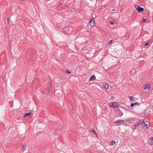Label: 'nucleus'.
I'll return each mask as SVG.
<instances>
[{
  "label": "nucleus",
  "mask_w": 153,
  "mask_h": 153,
  "mask_svg": "<svg viewBox=\"0 0 153 153\" xmlns=\"http://www.w3.org/2000/svg\"><path fill=\"white\" fill-rule=\"evenodd\" d=\"M47 87H48V89L49 90H50L51 89V84H48L47 85Z\"/></svg>",
  "instance_id": "4468645a"
},
{
  "label": "nucleus",
  "mask_w": 153,
  "mask_h": 153,
  "mask_svg": "<svg viewBox=\"0 0 153 153\" xmlns=\"http://www.w3.org/2000/svg\"><path fill=\"white\" fill-rule=\"evenodd\" d=\"M148 44V42H146L145 44V45H144V46H147Z\"/></svg>",
  "instance_id": "b1692460"
},
{
  "label": "nucleus",
  "mask_w": 153,
  "mask_h": 153,
  "mask_svg": "<svg viewBox=\"0 0 153 153\" xmlns=\"http://www.w3.org/2000/svg\"><path fill=\"white\" fill-rule=\"evenodd\" d=\"M114 111L115 113L119 114L120 116L123 115V113L121 112L117 108H116L114 109Z\"/></svg>",
  "instance_id": "20e7f679"
},
{
  "label": "nucleus",
  "mask_w": 153,
  "mask_h": 153,
  "mask_svg": "<svg viewBox=\"0 0 153 153\" xmlns=\"http://www.w3.org/2000/svg\"><path fill=\"white\" fill-rule=\"evenodd\" d=\"M124 123V120H117L115 121V123L118 125H121Z\"/></svg>",
  "instance_id": "0eeeda50"
},
{
  "label": "nucleus",
  "mask_w": 153,
  "mask_h": 153,
  "mask_svg": "<svg viewBox=\"0 0 153 153\" xmlns=\"http://www.w3.org/2000/svg\"><path fill=\"white\" fill-rule=\"evenodd\" d=\"M140 105V104L138 102H136L135 103H131L130 105V106L131 107H132L134 105Z\"/></svg>",
  "instance_id": "9d476101"
},
{
  "label": "nucleus",
  "mask_w": 153,
  "mask_h": 153,
  "mask_svg": "<svg viewBox=\"0 0 153 153\" xmlns=\"http://www.w3.org/2000/svg\"><path fill=\"white\" fill-rule=\"evenodd\" d=\"M91 1V0H90Z\"/></svg>",
  "instance_id": "c85d7f7f"
},
{
  "label": "nucleus",
  "mask_w": 153,
  "mask_h": 153,
  "mask_svg": "<svg viewBox=\"0 0 153 153\" xmlns=\"http://www.w3.org/2000/svg\"><path fill=\"white\" fill-rule=\"evenodd\" d=\"M130 100L131 101H133L134 100V99L133 97L132 96L131 97L129 98Z\"/></svg>",
  "instance_id": "2eb2a0df"
},
{
  "label": "nucleus",
  "mask_w": 153,
  "mask_h": 153,
  "mask_svg": "<svg viewBox=\"0 0 153 153\" xmlns=\"http://www.w3.org/2000/svg\"><path fill=\"white\" fill-rule=\"evenodd\" d=\"M7 21L8 23L9 22V19L8 18L7 19Z\"/></svg>",
  "instance_id": "a878e982"
},
{
  "label": "nucleus",
  "mask_w": 153,
  "mask_h": 153,
  "mask_svg": "<svg viewBox=\"0 0 153 153\" xmlns=\"http://www.w3.org/2000/svg\"><path fill=\"white\" fill-rule=\"evenodd\" d=\"M22 0V1H25V0Z\"/></svg>",
  "instance_id": "bb28decb"
},
{
  "label": "nucleus",
  "mask_w": 153,
  "mask_h": 153,
  "mask_svg": "<svg viewBox=\"0 0 153 153\" xmlns=\"http://www.w3.org/2000/svg\"><path fill=\"white\" fill-rule=\"evenodd\" d=\"M96 79V77L94 75H93L91 76L90 77L89 81H91L93 79Z\"/></svg>",
  "instance_id": "1a4fd4ad"
},
{
  "label": "nucleus",
  "mask_w": 153,
  "mask_h": 153,
  "mask_svg": "<svg viewBox=\"0 0 153 153\" xmlns=\"http://www.w3.org/2000/svg\"><path fill=\"white\" fill-rule=\"evenodd\" d=\"M103 87L105 89H108V85L107 84L105 83L103 84Z\"/></svg>",
  "instance_id": "f8f14e48"
},
{
  "label": "nucleus",
  "mask_w": 153,
  "mask_h": 153,
  "mask_svg": "<svg viewBox=\"0 0 153 153\" xmlns=\"http://www.w3.org/2000/svg\"><path fill=\"white\" fill-rule=\"evenodd\" d=\"M137 126H136L135 124L134 125L132 126V128L133 130L135 129L136 127Z\"/></svg>",
  "instance_id": "f3484780"
},
{
  "label": "nucleus",
  "mask_w": 153,
  "mask_h": 153,
  "mask_svg": "<svg viewBox=\"0 0 153 153\" xmlns=\"http://www.w3.org/2000/svg\"><path fill=\"white\" fill-rule=\"evenodd\" d=\"M109 106L112 108H115L117 106L119 105L118 104L117 102H111L109 103Z\"/></svg>",
  "instance_id": "7ed1b4c3"
},
{
  "label": "nucleus",
  "mask_w": 153,
  "mask_h": 153,
  "mask_svg": "<svg viewBox=\"0 0 153 153\" xmlns=\"http://www.w3.org/2000/svg\"><path fill=\"white\" fill-rule=\"evenodd\" d=\"M115 141L114 140H112V141L110 145H113L115 144Z\"/></svg>",
  "instance_id": "dca6fc26"
},
{
  "label": "nucleus",
  "mask_w": 153,
  "mask_h": 153,
  "mask_svg": "<svg viewBox=\"0 0 153 153\" xmlns=\"http://www.w3.org/2000/svg\"><path fill=\"white\" fill-rule=\"evenodd\" d=\"M44 93V91H43V93Z\"/></svg>",
  "instance_id": "cd10ccee"
},
{
  "label": "nucleus",
  "mask_w": 153,
  "mask_h": 153,
  "mask_svg": "<svg viewBox=\"0 0 153 153\" xmlns=\"http://www.w3.org/2000/svg\"><path fill=\"white\" fill-rule=\"evenodd\" d=\"M151 86L149 84H146L145 86L144 89H149L150 88Z\"/></svg>",
  "instance_id": "9b49d317"
},
{
  "label": "nucleus",
  "mask_w": 153,
  "mask_h": 153,
  "mask_svg": "<svg viewBox=\"0 0 153 153\" xmlns=\"http://www.w3.org/2000/svg\"><path fill=\"white\" fill-rule=\"evenodd\" d=\"M143 123H144V120L143 119H142L139 120L135 124L136 126H137L143 124Z\"/></svg>",
  "instance_id": "39448f33"
},
{
  "label": "nucleus",
  "mask_w": 153,
  "mask_h": 153,
  "mask_svg": "<svg viewBox=\"0 0 153 153\" xmlns=\"http://www.w3.org/2000/svg\"><path fill=\"white\" fill-rule=\"evenodd\" d=\"M134 7L136 8V9L139 12H143L144 10V8L143 7H140L139 5H135Z\"/></svg>",
  "instance_id": "f03ea898"
},
{
  "label": "nucleus",
  "mask_w": 153,
  "mask_h": 153,
  "mask_svg": "<svg viewBox=\"0 0 153 153\" xmlns=\"http://www.w3.org/2000/svg\"><path fill=\"white\" fill-rule=\"evenodd\" d=\"M112 43V40H110L108 43L109 45L111 44Z\"/></svg>",
  "instance_id": "6ab92c4d"
},
{
  "label": "nucleus",
  "mask_w": 153,
  "mask_h": 153,
  "mask_svg": "<svg viewBox=\"0 0 153 153\" xmlns=\"http://www.w3.org/2000/svg\"><path fill=\"white\" fill-rule=\"evenodd\" d=\"M143 120L144 123H143V124H144V126H142V128L145 129V128L147 130L149 127V122L147 121V120H145V119H144Z\"/></svg>",
  "instance_id": "f257e3e1"
},
{
  "label": "nucleus",
  "mask_w": 153,
  "mask_h": 153,
  "mask_svg": "<svg viewBox=\"0 0 153 153\" xmlns=\"http://www.w3.org/2000/svg\"><path fill=\"white\" fill-rule=\"evenodd\" d=\"M22 148V149H24L25 148V145L24 144L22 145H21Z\"/></svg>",
  "instance_id": "4be33fe9"
},
{
  "label": "nucleus",
  "mask_w": 153,
  "mask_h": 153,
  "mask_svg": "<svg viewBox=\"0 0 153 153\" xmlns=\"http://www.w3.org/2000/svg\"><path fill=\"white\" fill-rule=\"evenodd\" d=\"M89 24L91 26H93L95 24V21L94 17H92L91 19L89 22Z\"/></svg>",
  "instance_id": "423d86ee"
},
{
  "label": "nucleus",
  "mask_w": 153,
  "mask_h": 153,
  "mask_svg": "<svg viewBox=\"0 0 153 153\" xmlns=\"http://www.w3.org/2000/svg\"><path fill=\"white\" fill-rule=\"evenodd\" d=\"M31 114L30 112H27L26 113L24 116V117H27L30 116L31 115Z\"/></svg>",
  "instance_id": "ddd939ff"
},
{
  "label": "nucleus",
  "mask_w": 153,
  "mask_h": 153,
  "mask_svg": "<svg viewBox=\"0 0 153 153\" xmlns=\"http://www.w3.org/2000/svg\"><path fill=\"white\" fill-rule=\"evenodd\" d=\"M111 11H114L115 10V9L114 8H112V9H111Z\"/></svg>",
  "instance_id": "393cba45"
},
{
  "label": "nucleus",
  "mask_w": 153,
  "mask_h": 153,
  "mask_svg": "<svg viewBox=\"0 0 153 153\" xmlns=\"http://www.w3.org/2000/svg\"><path fill=\"white\" fill-rule=\"evenodd\" d=\"M146 19H143L142 22H144L146 21Z\"/></svg>",
  "instance_id": "5701e85b"
},
{
  "label": "nucleus",
  "mask_w": 153,
  "mask_h": 153,
  "mask_svg": "<svg viewBox=\"0 0 153 153\" xmlns=\"http://www.w3.org/2000/svg\"><path fill=\"white\" fill-rule=\"evenodd\" d=\"M110 24L112 25H114V22L113 21H111L110 22Z\"/></svg>",
  "instance_id": "aec40b11"
},
{
  "label": "nucleus",
  "mask_w": 153,
  "mask_h": 153,
  "mask_svg": "<svg viewBox=\"0 0 153 153\" xmlns=\"http://www.w3.org/2000/svg\"><path fill=\"white\" fill-rule=\"evenodd\" d=\"M148 143L149 145H153V137H152L148 140Z\"/></svg>",
  "instance_id": "6e6552de"
},
{
  "label": "nucleus",
  "mask_w": 153,
  "mask_h": 153,
  "mask_svg": "<svg viewBox=\"0 0 153 153\" xmlns=\"http://www.w3.org/2000/svg\"><path fill=\"white\" fill-rule=\"evenodd\" d=\"M66 72L69 74H70L71 73V72L69 71H68V70H66Z\"/></svg>",
  "instance_id": "412c9836"
},
{
  "label": "nucleus",
  "mask_w": 153,
  "mask_h": 153,
  "mask_svg": "<svg viewBox=\"0 0 153 153\" xmlns=\"http://www.w3.org/2000/svg\"><path fill=\"white\" fill-rule=\"evenodd\" d=\"M92 131L93 133H94V134H95L96 135H97V133H96V131H95V130L94 129H92Z\"/></svg>",
  "instance_id": "a211bd4d"
}]
</instances>
